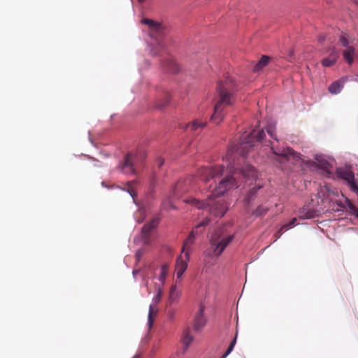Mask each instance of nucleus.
<instances>
[{"instance_id": "obj_1", "label": "nucleus", "mask_w": 358, "mask_h": 358, "mask_svg": "<svg viewBox=\"0 0 358 358\" xmlns=\"http://www.w3.org/2000/svg\"><path fill=\"white\" fill-rule=\"evenodd\" d=\"M223 159L226 160L228 163L229 173L219 182L218 185L215 187L208 196L209 201H205L194 198L187 201L188 203L195 206L199 209L206 210L210 214L220 217L224 216L227 211L228 208L226 203L222 200H211L215 197L222 196L232 188L238 187L239 182H238V178L239 177L241 176L246 179H255L257 176L256 169L250 164H245L240 169H236L231 163V152L227 153Z\"/></svg>"}, {"instance_id": "obj_2", "label": "nucleus", "mask_w": 358, "mask_h": 358, "mask_svg": "<svg viewBox=\"0 0 358 358\" xmlns=\"http://www.w3.org/2000/svg\"><path fill=\"white\" fill-rule=\"evenodd\" d=\"M141 22L148 27L150 41L147 50L152 56H162L166 53L168 29L162 24L149 18H143Z\"/></svg>"}, {"instance_id": "obj_3", "label": "nucleus", "mask_w": 358, "mask_h": 358, "mask_svg": "<svg viewBox=\"0 0 358 358\" xmlns=\"http://www.w3.org/2000/svg\"><path fill=\"white\" fill-rule=\"evenodd\" d=\"M219 100L214 106V113L210 116V120L215 124L220 123L224 119V108L232 104V99L237 90L235 81L231 78H226L219 82L217 85Z\"/></svg>"}, {"instance_id": "obj_4", "label": "nucleus", "mask_w": 358, "mask_h": 358, "mask_svg": "<svg viewBox=\"0 0 358 358\" xmlns=\"http://www.w3.org/2000/svg\"><path fill=\"white\" fill-rule=\"evenodd\" d=\"M234 238L235 234H227L225 227H217L210 234L209 247L204 251V256L210 259L219 257Z\"/></svg>"}, {"instance_id": "obj_5", "label": "nucleus", "mask_w": 358, "mask_h": 358, "mask_svg": "<svg viewBox=\"0 0 358 358\" xmlns=\"http://www.w3.org/2000/svg\"><path fill=\"white\" fill-rule=\"evenodd\" d=\"M266 137L265 131L263 129H253L250 133L243 134L241 137V145L236 148L243 157H245L249 148L255 145V142L262 141Z\"/></svg>"}, {"instance_id": "obj_6", "label": "nucleus", "mask_w": 358, "mask_h": 358, "mask_svg": "<svg viewBox=\"0 0 358 358\" xmlns=\"http://www.w3.org/2000/svg\"><path fill=\"white\" fill-rule=\"evenodd\" d=\"M143 155L137 153L128 152L122 162L119 163L118 169L124 175H134L138 168L142 165Z\"/></svg>"}, {"instance_id": "obj_7", "label": "nucleus", "mask_w": 358, "mask_h": 358, "mask_svg": "<svg viewBox=\"0 0 358 358\" xmlns=\"http://www.w3.org/2000/svg\"><path fill=\"white\" fill-rule=\"evenodd\" d=\"M271 150L272 152L271 158L279 164H285L290 159H299L300 158L299 153L288 146L281 147L271 143Z\"/></svg>"}, {"instance_id": "obj_8", "label": "nucleus", "mask_w": 358, "mask_h": 358, "mask_svg": "<svg viewBox=\"0 0 358 358\" xmlns=\"http://www.w3.org/2000/svg\"><path fill=\"white\" fill-rule=\"evenodd\" d=\"M224 173L223 166H214L210 167H204L199 170V174L201 180L205 182H209L211 179H215L222 176Z\"/></svg>"}, {"instance_id": "obj_9", "label": "nucleus", "mask_w": 358, "mask_h": 358, "mask_svg": "<svg viewBox=\"0 0 358 358\" xmlns=\"http://www.w3.org/2000/svg\"><path fill=\"white\" fill-rule=\"evenodd\" d=\"M163 295V291L161 286L157 287L156 294L152 298V303L149 306V313L148 315V329H150L153 325L154 317L157 313V309L155 306L160 302Z\"/></svg>"}, {"instance_id": "obj_10", "label": "nucleus", "mask_w": 358, "mask_h": 358, "mask_svg": "<svg viewBox=\"0 0 358 358\" xmlns=\"http://www.w3.org/2000/svg\"><path fill=\"white\" fill-rule=\"evenodd\" d=\"M205 307L200 304L198 313L195 315L194 329L195 331H200L206 326L207 320L204 315Z\"/></svg>"}, {"instance_id": "obj_11", "label": "nucleus", "mask_w": 358, "mask_h": 358, "mask_svg": "<svg viewBox=\"0 0 358 358\" xmlns=\"http://www.w3.org/2000/svg\"><path fill=\"white\" fill-rule=\"evenodd\" d=\"M335 172L339 178L345 180L346 182L355 177L350 164H345V166H338L336 169Z\"/></svg>"}, {"instance_id": "obj_12", "label": "nucleus", "mask_w": 358, "mask_h": 358, "mask_svg": "<svg viewBox=\"0 0 358 358\" xmlns=\"http://www.w3.org/2000/svg\"><path fill=\"white\" fill-rule=\"evenodd\" d=\"M201 233V231H196L193 229L184 241L182 252H185V257L187 260L189 259V252L191 250L192 245L194 244V239L196 236Z\"/></svg>"}, {"instance_id": "obj_13", "label": "nucleus", "mask_w": 358, "mask_h": 358, "mask_svg": "<svg viewBox=\"0 0 358 358\" xmlns=\"http://www.w3.org/2000/svg\"><path fill=\"white\" fill-rule=\"evenodd\" d=\"M319 210L313 208L310 204L304 206L299 212V218L301 220H309L317 217Z\"/></svg>"}, {"instance_id": "obj_14", "label": "nucleus", "mask_w": 358, "mask_h": 358, "mask_svg": "<svg viewBox=\"0 0 358 358\" xmlns=\"http://www.w3.org/2000/svg\"><path fill=\"white\" fill-rule=\"evenodd\" d=\"M263 188L261 184H256L251 187L246 192L244 198V203L246 206H250L255 200L257 196L258 192Z\"/></svg>"}, {"instance_id": "obj_15", "label": "nucleus", "mask_w": 358, "mask_h": 358, "mask_svg": "<svg viewBox=\"0 0 358 358\" xmlns=\"http://www.w3.org/2000/svg\"><path fill=\"white\" fill-rule=\"evenodd\" d=\"M159 222V217H155L152 219L151 222H150L148 224H145L143 225V227L141 229V236L145 241V243H148L149 241V234L150 232L153 230L155 228L157 227L158 225V223Z\"/></svg>"}, {"instance_id": "obj_16", "label": "nucleus", "mask_w": 358, "mask_h": 358, "mask_svg": "<svg viewBox=\"0 0 358 358\" xmlns=\"http://www.w3.org/2000/svg\"><path fill=\"white\" fill-rule=\"evenodd\" d=\"M162 65L165 71L172 73H176L180 71L178 64L173 57L169 56L162 61Z\"/></svg>"}, {"instance_id": "obj_17", "label": "nucleus", "mask_w": 358, "mask_h": 358, "mask_svg": "<svg viewBox=\"0 0 358 358\" xmlns=\"http://www.w3.org/2000/svg\"><path fill=\"white\" fill-rule=\"evenodd\" d=\"M348 80V77H343L341 80L334 81L328 87L329 92L332 94H338L344 87V83Z\"/></svg>"}, {"instance_id": "obj_18", "label": "nucleus", "mask_w": 358, "mask_h": 358, "mask_svg": "<svg viewBox=\"0 0 358 358\" xmlns=\"http://www.w3.org/2000/svg\"><path fill=\"white\" fill-rule=\"evenodd\" d=\"M316 165L321 169L330 173L329 169L332 167L330 162L322 155H316L315 156Z\"/></svg>"}, {"instance_id": "obj_19", "label": "nucleus", "mask_w": 358, "mask_h": 358, "mask_svg": "<svg viewBox=\"0 0 358 358\" xmlns=\"http://www.w3.org/2000/svg\"><path fill=\"white\" fill-rule=\"evenodd\" d=\"M171 96L169 92L163 91L162 97L157 99L155 102V107L157 109H163L170 102Z\"/></svg>"}, {"instance_id": "obj_20", "label": "nucleus", "mask_w": 358, "mask_h": 358, "mask_svg": "<svg viewBox=\"0 0 358 358\" xmlns=\"http://www.w3.org/2000/svg\"><path fill=\"white\" fill-rule=\"evenodd\" d=\"M188 260L182 259L180 257L178 258L176 261V276L178 278H180L185 271L187 268V262Z\"/></svg>"}, {"instance_id": "obj_21", "label": "nucleus", "mask_w": 358, "mask_h": 358, "mask_svg": "<svg viewBox=\"0 0 358 358\" xmlns=\"http://www.w3.org/2000/svg\"><path fill=\"white\" fill-rule=\"evenodd\" d=\"M169 264L168 263L163 264L160 267V271L157 280L161 282V285L164 286L165 284L166 278L169 273Z\"/></svg>"}, {"instance_id": "obj_22", "label": "nucleus", "mask_w": 358, "mask_h": 358, "mask_svg": "<svg viewBox=\"0 0 358 358\" xmlns=\"http://www.w3.org/2000/svg\"><path fill=\"white\" fill-rule=\"evenodd\" d=\"M206 121H201L199 119H195L186 125L185 129H189L191 131H196L199 129H202L206 125Z\"/></svg>"}, {"instance_id": "obj_23", "label": "nucleus", "mask_w": 358, "mask_h": 358, "mask_svg": "<svg viewBox=\"0 0 358 358\" xmlns=\"http://www.w3.org/2000/svg\"><path fill=\"white\" fill-rule=\"evenodd\" d=\"M181 292L178 289L176 285H173L171 287L169 297V304L176 303L178 301Z\"/></svg>"}, {"instance_id": "obj_24", "label": "nucleus", "mask_w": 358, "mask_h": 358, "mask_svg": "<svg viewBox=\"0 0 358 358\" xmlns=\"http://www.w3.org/2000/svg\"><path fill=\"white\" fill-rule=\"evenodd\" d=\"M355 52V49L352 46L348 47L343 52V58L350 65L352 64L354 62Z\"/></svg>"}, {"instance_id": "obj_25", "label": "nucleus", "mask_w": 358, "mask_h": 358, "mask_svg": "<svg viewBox=\"0 0 358 358\" xmlns=\"http://www.w3.org/2000/svg\"><path fill=\"white\" fill-rule=\"evenodd\" d=\"M269 57L263 55L258 62L254 66L253 71L257 72L262 70L269 62Z\"/></svg>"}, {"instance_id": "obj_26", "label": "nucleus", "mask_w": 358, "mask_h": 358, "mask_svg": "<svg viewBox=\"0 0 358 358\" xmlns=\"http://www.w3.org/2000/svg\"><path fill=\"white\" fill-rule=\"evenodd\" d=\"M194 337L187 331L184 334L182 337V343L184 345V352H185L189 348L191 343L193 341Z\"/></svg>"}, {"instance_id": "obj_27", "label": "nucleus", "mask_w": 358, "mask_h": 358, "mask_svg": "<svg viewBox=\"0 0 358 358\" xmlns=\"http://www.w3.org/2000/svg\"><path fill=\"white\" fill-rule=\"evenodd\" d=\"M268 210L267 207H265L262 205H259L257 206L256 210L252 213V215L256 217H262L264 216Z\"/></svg>"}, {"instance_id": "obj_28", "label": "nucleus", "mask_w": 358, "mask_h": 358, "mask_svg": "<svg viewBox=\"0 0 358 358\" xmlns=\"http://www.w3.org/2000/svg\"><path fill=\"white\" fill-rule=\"evenodd\" d=\"M266 132L273 139L278 141V138L276 135L275 134V123H268L266 127Z\"/></svg>"}, {"instance_id": "obj_29", "label": "nucleus", "mask_w": 358, "mask_h": 358, "mask_svg": "<svg viewBox=\"0 0 358 358\" xmlns=\"http://www.w3.org/2000/svg\"><path fill=\"white\" fill-rule=\"evenodd\" d=\"M345 203H346L347 207L348 208L349 210L350 211V213L352 215L355 216L358 219V209L357 208V207H355L352 203L350 200L348 199V198H345Z\"/></svg>"}, {"instance_id": "obj_30", "label": "nucleus", "mask_w": 358, "mask_h": 358, "mask_svg": "<svg viewBox=\"0 0 358 358\" xmlns=\"http://www.w3.org/2000/svg\"><path fill=\"white\" fill-rule=\"evenodd\" d=\"M297 224H298L297 219L296 218L292 219L287 224H286L282 227V228L280 229V231H282L281 233H282L283 231H285L288 229H292V227H294V226H296Z\"/></svg>"}, {"instance_id": "obj_31", "label": "nucleus", "mask_w": 358, "mask_h": 358, "mask_svg": "<svg viewBox=\"0 0 358 358\" xmlns=\"http://www.w3.org/2000/svg\"><path fill=\"white\" fill-rule=\"evenodd\" d=\"M350 189L358 195V185L357 184L355 177L347 182Z\"/></svg>"}, {"instance_id": "obj_32", "label": "nucleus", "mask_w": 358, "mask_h": 358, "mask_svg": "<svg viewBox=\"0 0 358 358\" xmlns=\"http://www.w3.org/2000/svg\"><path fill=\"white\" fill-rule=\"evenodd\" d=\"M236 338H237V335H236V336L231 341V342L229 344L227 351L223 355L222 358H227V357L233 351V350L234 348V346H235V345L236 343Z\"/></svg>"}, {"instance_id": "obj_33", "label": "nucleus", "mask_w": 358, "mask_h": 358, "mask_svg": "<svg viewBox=\"0 0 358 358\" xmlns=\"http://www.w3.org/2000/svg\"><path fill=\"white\" fill-rule=\"evenodd\" d=\"M321 63L324 67H330L336 64V62H334V60L330 59L329 57L323 59Z\"/></svg>"}, {"instance_id": "obj_34", "label": "nucleus", "mask_w": 358, "mask_h": 358, "mask_svg": "<svg viewBox=\"0 0 358 358\" xmlns=\"http://www.w3.org/2000/svg\"><path fill=\"white\" fill-rule=\"evenodd\" d=\"M210 222V219L208 218V217H206L203 220H202L201 222H200L196 227L194 229V230L196 231H199V229L201 227H204L207 225L209 224V223Z\"/></svg>"}, {"instance_id": "obj_35", "label": "nucleus", "mask_w": 358, "mask_h": 358, "mask_svg": "<svg viewBox=\"0 0 358 358\" xmlns=\"http://www.w3.org/2000/svg\"><path fill=\"white\" fill-rule=\"evenodd\" d=\"M329 57L334 60V62H336L337 59L339 57V52L334 48H331V53Z\"/></svg>"}, {"instance_id": "obj_36", "label": "nucleus", "mask_w": 358, "mask_h": 358, "mask_svg": "<svg viewBox=\"0 0 358 358\" xmlns=\"http://www.w3.org/2000/svg\"><path fill=\"white\" fill-rule=\"evenodd\" d=\"M166 314L169 320H172L174 319L175 315V310L171 308L170 306H168L166 308Z\"/></svg>"}, {"instance_id": "obj_37", "label": "nucleus", "mask_w": 358, "mask_h": 358, "mask_svg": "<svg viewBox=\"0 0 358 358\" xmlns=\"http://www.w3.org/2000/svg\"><path fill=\"white\" fill-rule=\"evenodd\" d=\"M339 41L343 47H345L346 48H348V47H350L349 45V42H348V39L344 36H341L339 37Z\"/></svg>"}, {"instance_id": "obj_38", "label": "nucleus", "mask_w": 358, "mask_h": 358, "mask_svg": "<svg viewBox=\"0 0 358 358\" xmlns=\"http://www.w3.org/2000/svg\"><path fill=\"white\" fill-rule=\"evenodd\" d=\"M88 158L93 162L94 166H95V167H102L103 166L102 162H101L99 160H98L92 157H90V156H89Z\"/></svg>"}, {"instance_id": "obj_39", "label": "nucleus", "mask_w": 358, "mask_h": 358, "mask_svg": "<svg viewBox=\"0 0 358 358\" xmlns=\"http://www.w3.org/2000/svg\"><path fill=\"white\" fill-rule=\"evenodd\" d=\"M144 252L143 250H138L136 252L135 256L137 262H139L142 256L143 255Z\"/></svg>"}, {"instance_id": "obj_40", "label": "nucleus", "mask_w": 358, "mask_h": 358, "mask_svg": "<svg viewBox=\"0 0 358 358\" xmlns=\"http://www.w3.org/2000/svg\"><path fill=\"white\" fill-rule=\"evenodd\" d=\"M122 190L127 191L130 194V196L133 199L134 203L137 206L138 204H137V203H136V200L134 199L135 193L134 192V191L132 189H125L124 188H123Z\"/></svg>"}, {"instance_id": "obj_41", "label": "nucleus", "mask_w": 358, "mask_h": 358, "mask_svg": "<svg viewBox=\"0 0 358 358\" xmlns=\"http://www.w3.org/2000/svg\"><path fill=\"white\" fill-rule=\"evenodd\" d=\"M156 163L159 168L162 167L164 163V160L162 157H158L156 159Z\"/></svg>"}, {"instance_id": "obj_42", "label": "nucleus", "mask_w": 358, "mask_h": 358, "mask_svg": "<svg viewBox=\"0 0 358 358\" xmlns=\"http://www.w3.org/2000/svg\"><path fill=\"white\" fill-rule=\"evenodd\" d=\"M150 180L152 185H154L156 182V176L155 173H152L150 176Z\"/></svg>"}, {"instance_id": "obj_43", "label": "nucleus", "mask_w": 358, "mask_h": 358, "mask_svg": "<svg viewBox=\"0 0 358 358\" xmlns=\"http://www.w3.org/2000/svg\"><path fill=\"white\" fill-rule=\"evenodd\" d=\"M336 203L337 206H338L343 209H345L347 207L346 203H343L341 201H336Z\"/></svg>"}, {"instance_id": "obj_44", "label": "nucleus", "mask_w": 358, "mask_h": 358, "mask_svg": "<svg viewBox=\"0 0 358 358\" xmlns=\"http://www.w3.org/2000/svg\"><path fill=\"white\" fill-rule=\"evenodd\" d=\"M324 41H325V36H320V38L318 39V41H319L320 43H322Z\"/></svg>"}, {"instance_id": "obj_45", "label": "nucleus", "mask_w": 358, "mask_h": 358, "mask_svg": "<svg viewBox=\"0 0 358 358\" xmlns=\"http://www.w3.org/2000/svg\"><path fill=\"white\" fill-rule=\"evenodd\" d=\"M101 186H102L103 187H105V188H107V189H110V187H109L108 185H107L105 183V182H103H103H101Z\"/></svg>"}, {"instance_id": "obj_46", "label": "nucleus", "mask_w": 358, "mask_h": 358, "mask_svg": "<svg viewBox=\"0 0 358 358\" xmlns=\"http://www.w3.org/2000/svg\"><path fill=\"white\" fill-rule=\"evenodd\" d=\"M138 270H134L133 272H132V275L134 276V278H136V274L138 273Z\"/></svg>"}, {"instance_id": "obj_47", "label": "nucleus", "mask_w": 358, "mask_h": 358, "mask_svg": "<svg viewBox=\"0 0 358 358\" xmlns=\"http://www.w3.org/2000/svg\"><path fill=\"white\" fill-rule=\"evenodd\" d=\"M179 189H180V184H178V185H176V192H178V191H179Z\"/></svg>"}, {"instance_id": "obj_48", "label": "nucleus", "mask_w": 358, "mask_h": 358, "mask_svg": "<svg viewBox=\"0 0 358 358\" xmlns=\"http://www.w3.org/2000/svg\"><path fill=\"white\" fill-rule=\"evenodd\" d=\"M133 358H141V355H139V354H136V355L133 357Z\"/></svg>"}, {"instance_id": "obj_49", "label": "nucleus", "mask_w": 358, "mask_h": 358, "mask_svg": "<svg viewBox=\"0 0 358 358\" xmlns=\"http://www.w3.org/2000/svg\"><path fill=\"white\" fill-rule=\"evenodd\" d=\"M140 3H143L144 1H145L146 0H138Z\"/></svg>"}, {"instance_id": "obj_50", "label": "nucleus", "mask_w": 358, "mask_h": 358, "mask_svg": "<svg viewBox=\"0 0 358 358\" xmlns=\"http://www.w3.org/2000/svg\"><path fill=\"white\" fill-rule=\"evenodd\" d=\"M89 139H90V141L91 142V143L93 144V141H92V138L90 137H89Z\"/></svg>"}, {"instance_id": "obj_51", "label": "nucleus", "mask_w": 358, "mask_h": 358, "mask_svg": "<svg viewBox=\"0 0 358 358\" xmlns=\"http://www.w3.org/2000/svg\"><path fill=\"white\" fill-rule=\"evenodd\" d=\"M357 76H358V75H357Z\"/></svg>"}]
</instances>
